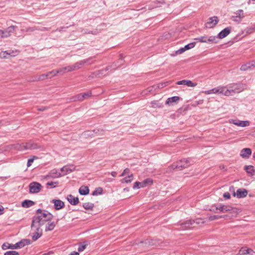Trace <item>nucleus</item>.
Returning <instances> with one entry per match:
<instances>
[{
  "mask_svg": "<svg viewBox=\"0 0 255 255\" xmlns=\"http://www.w3.org/2000/svg\"><path fill=\"white\" fill-rule=\"evenodd\" d=\"M153 183V180L152 179L150 178H146L143 181L139 182H135L134 183V185L133 186V189H139L140 188L145 187L147 186L151 185Z\"/></svg>",
  "mask_w": 255,
  "mask_h": 255,
  "instance_id": "6e6552de",
  "label": "nucleus"
},
{
  "mask_svg": "<svg viewBox=\"0 0 255 255\" xmlns=\"http://www.w3.org/2000/svg\"><path fill=\"white\" fill-rule=\"evenodd\" d=\"M50 176L52 178H59L63 176V175L58 172L56 169H52L50 172Z\"/></svg>",
  "mask_w": 255,
  "mask_h": 255,
  "instance_id": "c756f323",
  "label": "nucleus"
},
{
  "mask_svg": "<svg viewBox=\"0 0 255 255\" xmlns=\"http://www.w3.org/2000/svg\"><path fill=\"white\" fill-rule=\"evenodd\" d=\"M209 210L214 213H218V207L217 205H214L211 206Z\"/></svg>",
  "mask_w": 255,
  "mask_h": 255,
  "instance_id": "3c124183",
  "label": "nucleus"
},
{
  "mask_svg": "<svg viewBox=\"0 0 255 255\" xmlns=\"http://www.w3.org/2000/svg\"><path fill=\"white\" fill-rule=\"evenodd\" d=\"M232 96L235 93H238L243 91L245 88V85L240 83H233L229 86Z\"/></svg>",
  "mask_w": 255,
  "mask_h": 255,
  "instance_id": "0eeeda50",
  "label": "nucleus"
},
{
  "mask_svg": "<svg viewBox=\"0 0 255 255\" xmlns=\"http://www.w3.org/2000/svg\"><path fill=\"white\" fill-rule=\"evenodd\" d=\"M83 65L81 62V61L75 63L74 64L72 65H70L67 66V72H71L76 70H78L83 67Z\"/></svg>",
  "mask_w": 255,
  "mask_h": 255,
  "instance_id": "aec40b11",
  "label": "nucleus"
},
{
  "mask_svg": "<svg viewBox=\"0 0 255 255\" xmlns=\"http://www.w3.org/2000/svg\"><path fill=\"white\" fill-rule=\"evenodd\" d=\"M133 179V174H131L130 175H128V177H126L124 178L121 180V182L128 183L132 181Z\"/></svg>",
  "mask_w": 255,
  "mask_h": 255,
  "instance_id": "473e14b6",
  "label": "nucleus"
},
{
  "mask_svg": "<svg viewBox=\"0 0 255 255\" xmlns=\"http://www.w3.org/2000/svg\"><path fill=\"white\" fill-rule=\"evenodd\" d=\"M83 208L86 210H92L94 207V204L92 203H85L83 205Z\"/></svg>",
  "mask_w": 255,
  "mask_h": 255,
  "instance_id": "72a5a7b5",
  "label": "nucleus"
},
{
  "mask_svg": "<svg viewBox=\"0 0 255 255\" xmlns=\"http://www.w3.org/2000/svg\"><path fill=\"white\" fill-rule=\"evenodd\" d=\"M56 224L57 222L55 223L54 222L48 223L47 225L46 226L45 231L47 232L52 231L56 226Z\"/></svg>",
  "mask_w": 255,
  "mask_h": 255,
  "instance_id": "2f4dec72",
  "label": "nucleus"
},
{
  "mask_svg": "<svg viewBox=\"0 0 255 255\" xmlns=\"http://www.w3.org/2000/svg\"><path fill=\"white\" fill-rule=\"evenodd\" d=\"M4 255H19V253L16 251H7L4 254Z\"/></svg>",
  "mask_w": 255,
  "mask_h": 255,
  "instance_id": "09e8293b",
  "label": "nucleus"
},
{
  "mask_svg": "<svg viewBox=\"0 0 255 255\" xmlns=\"http://www.w3.org/2000/svg\"><path fill=\"white\" fill-rule=\"evenodd\" d=\"M51 202L54 204V208L57 210L62 209L65 205L64 202L60 199H53Z\"/></svg>",
  "mask_w": 255,
  "mask_h": 255,
  "instance_id": "f3484780",
  "label": "nucleus"
},
{
  "mask_svg": "<svg viewBox=\"0 0 255 255\" xmlns=\"http://www.w3.org/2000/svg\"><path fill=\"white\" fill-rule=\"evenodd\" d=\"M194 220L195 221L194 224L195 223L197 225H199L200 224H204L205 223L204 219L202 218H197Z\"/></svg>",
  "mask_w": 255,
  "mask_h": 255,
  "instance_id": "a18cd8bd",
  "label": "nucleus"
},
{
  "mask_svg": "<svg viewBox=\"0 0 255 255\" xmlns=\"http://www.w3.org/2000/svg\"><path fill=\"white\" fill-rule=\"evenodd\" d=\"M186 51V49H185V47H182V48H180L179 49H178V50H177L176 51V53L177 54H180L182 53H183L184 52H185Z\"/></svg>",
  "mask_w": 255,
  "mask_h": 255,
  "instance_id": "6e6d98bb",
  "label": "nucleus"
},
{
  "mask_svg": "<svg viewBox=\"0 0 255 255\" xmlns=\"http://www.w3.org/2000/svg\"><path fill=\"white\" fill-rule=\"evenodd\" d=\"M252 154V150L250 148H245L241 150L240 156L243 158L248 159Z\"/></svg>",
  "mask_w": 255,
  "mask_h": 255,
  "instance_id": "a211bd4d",
  "label": "nucleus"
},
{
  "mask_svg": "<svg viewBox=\"0 0 255 255\" xmlns=\"http://www.w3.org/2000/svg\"><path fill=\"white\" fill-rule=\"evenodd\" d=\"M39 29H38L37 30H41V31H48L49 30V28H47V27H42V28H39Z\"/></svg>",
  "mask_w": 255,
  "mask_h": 255,
  "instance_id": "69168bd1",
  "label": "nucleus"
},
{
  "mask_svg": "<svg viewBox=\"0 0 255 255\" xmlns=\"http://www.w3.org/2000/svg\"><path fill=\"white\" fill-rule=\"evenodd\" d=\"M205 93L207 94H219V87H218L217 88H213L211 90L207 91L205 92Z\"/></svg>",
  "mask_w": 255,
  "mask_h": 255,
  "instance_id": "c9c22d12",
  "label": "nucleus"
},
{
  "mask_svg": "<svg viewBox=\"0 0 255 255\" xmlns=\"http://www.w3.org/2000/svg\"><path fill=\"white\" fill-rule=\"evenodd\" d=\"M248 195V191L245 189H238L237 192H234L233 193V196H237L238 198H242L246 197Z\"/></svg>",
  "mask_w": 255,
  "mask_h": 255,
  "instance_id": "f8f14e48",
  "label": "nucleus"
},
{
  "mask_svg": "<svg viewBox=\"0 0 255 255\" xmlns=\"http://www.w3.org/2000/svg\"><path fill=\"white\" fill-rule=\"evenodd\" d=\"M82 95L84 100L91 97L92 95V92L91 91H88L86 93H82Z\"/></svg>",
  "mask_w": 255,
  "mask_h": 255,
  "instance_id": "58836bf2",
  "label": "nucleus"
},
{
  "mask_svg": "<svg viewBox=\"0 0 255 255\" xmlns=\"http://www.w3.org/2000/svg\"><path fill=\"white\" fill-rule=\"evenodd\" d=\"M180 97L178 96H173L172 97L169 98L167 99L165 104L166 105H171L173 103H175L179 100Z\"/></svg>",
  "mask_w": 255,
  "mask_h": 255,
  "instance_id": "cd10ccee",
  "label": "nucleus"
},
{
  "mask_svg": "<svg viewBox=\"0 0 255 255\" xmlns=\"http://www.w3.org/2000/svg\"><path fill=\"white\" fill-rule=\"evenodd\" d=\"M86 245H80L78 249V252H81L83 251L86 249Z\"/></svg>",
  "mask_w": 255,
  "mask_h": 255,
  "instance_id": "864d4df0",
  "label": "nucleus"
},
{
  "mask_svg": "<svg viewBox=\"0 0 255 255\" xmlns=\"http://www.w3.org/2000/svg\"><path fill=\"white\" fill-rule=\"evenodd\" d=\"M41 185L37 182H33L29 185V193L35 194L39 192L41 189Z\"/></svg>",
  "mask_w": 255,
  "mask_h": 255,
  "instance_id": "1a4fd4ad",
  "label": "nucleus"
},
{
  "mask_svg": "<svg viewBox=\"0 0 255 255\" xmlns=\"http://www.w3.org/2000/svg\"><path fill=\"white\" fill-rule=\"evenodd\" d=\"M229 213H230L229 214L222 216V218H225L227 219H231L233 217H236V216H232V214H231L230 212H229Z\"/></svg>",
  "mask_w": 255,
  "mask_h": 255,
  "instance_id": "5fc2aeb1",
  "label": "nucleus"
},
{
  "mask_svg": "<svg viewBox=\"0 0 255 255\" xmlns=\"http://www.w3.org/2000/svg\"><path fill=\"white\" fill-rule=\"evenodd\" d=\"M176 84L186 85L188 87H195L197 85L196 83H194L190 80H183L181 81H178L176 83Z\"/></svg>",
  "mask_w": 255,
  "mask_h": 255,
  "instance_id": "b1692460",
  "label": "nucleus"
},
{
  "mask_svg": "<svg viewBox=\"0 0 255 255\" xmlns=\"http://www.w3.org/2000/svg\"><path fill=\"white\" fill-rule=\"evenodd\" d=\"M39 29L37 27H29L26 28L25 31L27 32H33L34 30Z\"/></svg>",
  "mask_w": 255,
  "mask_h": 255,
  "instance_id": "de8ad7c7",
  "label": "nucleus"
},
{
  "mask_svg": "<svg viewBox=\"0 0 255 255\" xmlns=\"http://www.w3.org/2000/svg\"><path fill=\"white\" fill-rule=\"evenodd\" d=\"M129 172V169L128 168H126L124 171L122 172L120 176H124L128 174Z\"/></svg>",
  "mask_w": 255,
  "mask_h": 255,
  "instance_id": "bf43d9fd",
  "label": "nucleus"
},
{
  "mask_svg": "<svg viewBox=\"0 0 255 255\" xmlns=\"http://www.w3.org/2000/svg\"><path fill=\"white\" fill-rule=\"evenodd\" d=\"M237 12H238V13L237 14H238V15L237 16V17H239V18L244 17L243 10H241V9L239 10Z\"/></svg>",
  "mask_w": 255,
  "mask_h": 255,
  "instance_id": "13d9d810",
  "label": "nucleus"
},
{
  "mask_svg": "<svg viewBox=\"0 0 255 255\" xmlns=\"http://www.w3.org/2000/svg\"><path fill=\"white\" fill-rule=\"evenodd\" d=\"M195 45V42H192V43H189L187 45H186L184 47H185V49H186V50H189L190 49H191L192 48H193Z\"/></svg>",
  "mask_w": 255,
  "mask_h": 255,
  "instance_id": "ea45409f",
  "label": "nucleus"
},
{
  "mask_svg": "<svg viewBox=\"0 0 255 255\" xmlns=\"http://www.w3.org/2000/svg\"><path fill=\"white\" fill-rule=\"evenodd\" d=\"M223 197L226 199H229L230 198V197H231L230 194L229 192H225L223 194Z\"/></svg>",
  "mask_w": 255,
  "mask_h": 255,
  "instance_id": "680f3d73",
  "label": "nucleus"
},
{
  "mask_svg": "<svg viewBox=\"0 0 255 255\" xmlns=\"http://www.w3.org/2000/svg\"><path fill=\"white\" fill-rule=\"evenodd\" d=\"M109 69V67H107L105 69H102V70L98 71L97 72V74L98 75V76H99L100 75L104 74V72L108 71Z\"/></svg>",
  "mask_w": 255,
  "mask_h": 255,
  "instance_id": "8fccbe9b",
  "label": "nucleus"
},
{
  "mask_svg": "<svg viewBox=\"0 0 255 255\" xmlns=\"http://www.w3.org/2000/svg\"><path fill=\"white\" fill-rule=\"evenodd\" d=\"M103 191V188L101 187H98L95 189V190L92 192V195L93 196H97L102 194Z\"/></svg>",
  "mask_w": 255,
  "mask_h": 255,
  "instance_id": "f704fd0d",
  "label": "nucleus"
},
{
  "mask_svg": "<svg viewBox=\"0 0 255 255\" xmlns=\"http://www.w3.org/2000/svg\"><path fill=\"white\" fill-rule=\"evenodd\" d=\"M217 207L218 211L219 210L220 212L222 213L230 212L232 214V216H237L239 213L240 212V211L238 209L229 205L219 204L217 205Z\"/></svg>",
  "mask_w": 255,
  "mask_h": 255,
  "instance_id": "20e7f679",
  "label": "nucleus"
},
{
  "mask_svg": "<svg viewBox=\"0 0 255 255\" xmlns=\"http://www.w3.org/2000/svg\"><path fill=\"white\" fill-rule=\"evenodd\" d=\"M49 78H51L52 77L56 76L57 74H58V71L57 70H52L50 72H48Z\"/></svg>",
  "mask_w": 255,
  "mask_h": 255,
  "instance_id": "49530a36",
  "label": "nucleus"
},
{
  "mask_svg": "<svg viewBox=\"0 0 255 255\" xmlns=\"http://www.w3.org/2000/svg\"><path fill=\"white\" fill-rule=\"evenodd\" d=\"M24 143H17L14 145V148L17 150H24L23 147V144Z\"/></svg>",
  "mask_w": 255,
  "mask_h": 255,
  "instance_id": "79ce46f5",
  "label": "nucleus"
},
{
  "mask_svg": "<svg viewBox=\"0 0 255 255\" xmlns=\"http://www.w3.org/2000/svg\"><path fill=\"white\" fill-rule=\"evenodd\" d=\"M86 33L90 34L91 33L92 34L96 35L97 33V31L96 30L95 31H87L85 32Z\"/></svg>",
  "mask_w": 255,
  "mask_h": 255,
  "instance_id": "0e129e2a",
  "label": "nucleus"
},
{
  "mask_svg": "<svg viewBox=\"0 0 255 255\" xmlns=\"http://www.w3.org/2000/svg\"><path fill=\"white\" fill-rule=\"evenodd\" d=\"M195 40L202 43H217L218 42L216 36L204 35L195 38Z\"/></svg>",
  "mask_w": 255,
  "mask_h": 255,
  "instance_id": "39448f33",
  "label": "nucleus"
},
{
  "mask_svg": "<svg viewBox=\"0 0 255 255\" xmlns=\"http://www.w3.org/2000/svg\"><path fill=\"white\" fill-rule=\"evenodd\" d=\"M36 213L37 214H40L41 215L43 213V212L41 209H38L36 210Z\"/></svg>",
  "mask_w": 255,
  "mask_h": 255,
  "instance_id": "338daca9",
  "label": "nucleus"
},
{
  "mask_svg": "<svg viewBox=\"0 0 255 255\" xmlns=\"http://www.w3.org/2000/svg\"><path fill=\"white\" fill-rule=\"evenodd\" d=\"M195 222L194 220H188L184 223H181L179 226L180 227L178 228V230H185L190 229L192 225H194Z\"/></svg>",
  "mask_w": 255,
  "mask_h": 255,
  "instance_id": "9b49d317",
  "label": "nucleus"
},
{
  "mask_svg": "<svg viewBox=\"0 0 255 255\" xmlns=\"http://www.w3.org/2000/svg\"><path fill=\"white\" fill-rule=\"evenodd\" d=\"M17 51H14L13 50H7L3 52L0 54V57L4 58H7L9 56H14L16 55Z\"/></svg>",
  "mask_w": 255,
  "mask_h": 255,
  "instance_id": "5701e85b",
  "label": "nucleus"
},
{
  "mask_svg": "<svg viewBox=\"0 0 255 255\" xmlns=\"http://www.w3.org/2000/svg\"><path fill=\"white\" fill-rule=\"evenodd\" d=\"M73 99L74 101H83V97H82V93L81 94H78L77 95H76L75 96H74L73 98Z\"/></svg>",
  "mask_w": 255,
  "mask_h": 255,
  "instance_id": "4c0bfd02",
  "label": "nucleus"
},
{
  "mask_svg": "<svg viewBox=\"0 0 255 255\" xmlns=\"http://www.w3.org/2000/svg\"><path fill=\"white\" fill-rule=\"evenodd\" d=\"M69 255H79V253L77 252H72L69 254Z\"/></svg>",
  "mask_w": 255,
  "mask_h": 255,
  "instance_id": "774afa93",
  "label": "nucleus"
},
{
  "mask_svg": "<svg viewBox=\"0 0 255 255\" xmlns=\"http://www.w3.org/2000/svg\"><path fill=\"white\" fill-rule=\"evenodd\" d=\"M229 123L242 127H246L250 125V122L248 121H237L233 119H231L229 120Z\"/></svg>",
  "mask_w": 255,
  "mask_h": 255,
  "instance_id": "4468645a",
  "label": "nucleus"
},
{
  "mask_svg": "<svg viewBox=\"0 0 255 255\" xmlns=\"http://www.w3.org/2000/svg\"><path fill=\"white\" fill-rule=\"evenodd\" d=\"M191 160L190 159H183L173 163L171 165V168L173 170H181L184 168L188 167L190 165Z\"/></svg>",
  "mask_w": 255,
  "mask_h": 255,
  "instance_id": "7ed1b4c3",
  "label": "nucleus"
},
{
  "mask_svg": "<svg viewBox=\"0 0 255 255\" xmlns=\"http://www.w3.org/2000/svg\"><path fill=\"white\" fill-rule=\"evenodd\" d=\"M219 19L217 16H213L209 18V21L206 23V26L209 28L214 27L218 22Z\"/></svg>",
  "mask_w": 255,
  "mask_h": 255,
  "instance_id": "2eb2a0df",
  "label": "nucleus"
},
{
  "mask_svg": "<svg viewBox=\"0 0 255 255\" xmlns=\"http://www.w3.org/2000/svg\"><path fill=\"white\" fill-rule=\"evenodd\" d=\"M255 252L251 249L247 247H243L239 250V255H254Z\"/></svg>",
  "mask_w": 255,
  "mask_h": 255,
  "instance_id": "9d476101",
  "label": "nucleus"
},
{
  "mask_svg": "<svg viewBox=\"0 0 255 255\" xmlns=\"http://www.w3.org/2000/svg\"><path fill=\"white\" fill-rule=\"evenodd\" d=\"M34 159L33 158H30L28 160L27 162V166L29 167L31 165L32 163L33 162Z\"/></svg>",
  "mask_w": 255,
  "mask_h": 255,
  "instance_id": "052dcab7",
  "label": "nucleus"
},
{
  "mask_svg": "<svg viewBox=\"0 0 255 255\" xmlns=\"http://www.w3.org/2000/svg\"><path fill=\"white\" fill-rule=\"evenodd\" d=\"M67 68V67L62 68L59 70H57V71H58V73H64L66 71L67 72V69H66Z\"/></svg>",
  "mask_w": 255,
  "mask_h": 255,
  "instance_id": "4d7b16f0",
  "label": "nucleus"
},
{
  "mask_svg": "<svg viewBox=\"0 0 255 255\" xmlns=\"http://www.w3.org/2000/svg\"><path fill=\"white\" fill-rule=\"evenodd\" d=\"M219 90L220 94L226 96H232L229 87L227 88L226 87H219Z\"/></svg>",
  "mask_w": 255,
  "mask_h": 255,
  "instance_id": "412c9836",
  "label": "nucleus"
},
{
  "mask_svg": "<svg viewBox=\"0 0 255 255\" xmlns=\"http://www.w3.org/2000/svg\"><path fill=\"white\" fill-rule=\"evenodd\" d=\"M41 223V220L39 217H33L31 225V229L35 232L32 236V239L34 241L37 240L42 235V230L40 229L42 226L39 225Z\"/></svg>",
  "mask_w": 255,
  "mask_h": 255,
  "instance_id": "f257e3e1",
  "label": "nucleus"
},
{
  "mask_svg": "<svg viewBox=\"0 0 255 255\" xmlns=\"http://www.w3.org/2000/svg\"><path fill=\"white\" fill-rule=\"evenodd\" d=\"M98 75L97 74V72L92 73L89 77V78H94L95 77H98Z\"/></svg>",
  "mask_w": 255,
  "mask_h": 255,
  "instance_id": "e2e57ef3",
  "label": "nucleus"
},
{
  "mask_svg": "<svg viewBox=\"0 0 255 255\" xmlns=\"http://www.w3.org/2000/svg\"><path fill=\"white\" fill-rule=\"evenodd\" d=\"M16 28H17L16 26L11 25L7 27L5 30H3L4 38L10 36L14 31Z\"/></svg>",
  "mask_w": 255,
  "mask_h": 255,
  "instance_id": "6ab92c4d",
  "label": "nucleus"
},
{
  "mask_svg": "<svg viewBox=\"0 0 255 255\" xmlns=\"http://www.w3.org/2000/svg\"><path fill=\"white\" fill-rule=\"evenodd\" d=\"M222 216H219V215H213L209 217V220L210 221H213L214 220L219 219L220 218H222Z\"/></svg>",
  "mask_w": 255,
  "mask_h": 255,
  "instance_id": "c03bdc74",
  "label": "nucleus"
},
{
  "mask_svg": "<svg viewBox=\"0 0 255 255\" xmlns=\"http://www.w3.org/2000/svg\"><path fill=\"white\" fill-rule=\"evenodd\" d=\"M23 147L24 149L27 150H32L35 149L39 147V146L34 142L31 140L29 141L26 143H24L23 144Z\"/></svg>",
  "mask_w": 255,
  "mask_h": 255,
  "instance_id": "ddd939ff",
  "label": "nucleus"
},
{
  "mask_svg": "<svg viewBox=\"0 0 255 255\" xmlns=\"http://www.w3.org/2000/svg\"><path fill=\"white\" fill-rule=\"evenodd\" d=\"M65 166V173L62 174L63 176L66 175L67 174H69L75 170V166L73 165H66Z\"/></svg>",
  "mask_w": 255,
  "mask_h": 255,
  "instance_id": "7c9ffc66",
  "label": "nucleus"
},
{
  "mask_svg": "<svg viewBox=\"0 0 255 255\" xmlns=\"http://www.w3.org/2000/svg\"><path fill=\"white\" fill-rule=\"evenodd\" d=\"M58 182H48L47 183L46 185L47 186H50L52 188H55L56 186L54 185V184H58Z\"/></svg>",
  "mask_w": 255,
  "mask_h": 255,
  "instance_id": "603ef678",
  "label": "nucleus"
},
{
  "mask_svg": "<svg viewBox=\"0 0 255 255\" xmlns=\"http://www.w3.org/2000/svg\"><path fill=\"white\" fill-rule=\"evenodd\" d=\"M95 57H96L95 56L90 57L87 59L81 60V62L83 66L90 65H91V64H93V63H94L95 61H92V60L94 58H95Z\"/></svg>",
  "mask_w": 255,
  "mask_h": 255,
  "instance_id": "a878e982",
  "label": "nucleus"
},
{
  "mask_svg": "<svg viewBox=\"0 0 255 255\" xmlns=\"http://www.w3.org/2000/svg\"><path fill=\"white\" fill-rule=\"evenodd\" d=\"M67 199L72 205H76L79 203V198L78 197H75L71 194L67 196Z\"/></svg>",
  "mask_w": 255,
  "mask_h": 255,
  "instance_id": "4be33fe9",
  "label": "nucleus"
},
{
  "mask_svg": "<svg viewBox=\"0 0 255 255\" xmlns=\"http://www.w3.org/2000/svg\"><path fill=\"white\" fill-rule=\"evenodd\" d=\"M79 193L81 195H87L89 193V189L87 186H82L79 189Z\"/></svg>",
  "mask_w": 255,
  "mask_h": 255,
  "instance_id": "bb28decb",
  "label": "nucleus"
},
{
  "mask_svg": "<svg viewBox=\"0 0 255 255\" xmlns=\"http://www.w3.org/2000/svg\"><path fill=\"white\" fill-rule=\"evenodd\" d=\"M250 67H251V65L250 63H248V64H246L242 65L240 68V70L242 71H246L248 69H249Z\"/></svg>",
  "mask_w": 255,
  "mask_h": 255,
  "instance_id": "a19ab883",
  "label": "nucleus"
},
{
  "mask_svg": "<svg viewBox=\"0 0 255 255\" xmlns=\"http://www.w3.org/2000/svg\"><path fill=\"white\" fill-rule=\"evenodd\" d=\"M31 244V241L29 239H22L20 242L16 243L15 244H10L8 243H4L2 245V249L3 250H7L8 249H20L26 245H28Z\"/></svg>",
  "mask_w": 255,
  "mask_h": 255,
  "instance_id": "f03ea898",
  "label": "nucleus"
},
{
  "mask_svg": "<svg viewBox=\"0 0 255 255\" xmlns=\"http://www.w3.org/2000/svg\"><path fill=\"white\" fill-rule=\"evenodd\" d=\"M35 204V203L33 201L25 200L21 203V206L23 208H28L33 206Z\"/></svg>",
  "mask_w": 255,
  "mask_h": 255,
  "instance_id": "393cba45",
  "label": "nucleus"
},
{
  "mask_svg": "<svg viewBox=\"0 0 255 255\" xmlns=\"http://www.w3.org/2000/svg\"><path fill=\"white\" fill-rule=\"evenodd\" d=\"M231 29V27H227L220 31L216 37L217 38L223 39L230 33Z\"/></svg>",
  "mask_w": 255,
  "mask_h": 255,
  "instance_id": "dca6fc26",
  "label": "nucleus"
},
{
  "mask_svg": "<svg viewBox=\"0 0 255 255\" xmlns=\"http://www.w3.org/2000/svg\"><path fill=\"white\" fill-rule=\"evenodd\" d=\"M244 170L249 174L253 175L255 174V169L253 165H246Z\"/></svg>",
  "mask_w": 255,
  "mask_h": 255,
  "instance_id": "c85d7f7f",
  "label": "nucleus"
},
{
  "mask_svg": "<svg viewBox=\"0 0 255 255\" xmlns=\"http://www.w3.org/2000/svg\"><path fill=\"white\" fill-rule=\"evenodd\" d=\"M49 78V76L48 75V73L44 74H42L41 75L39 76L38 78L36 79L35 80L38 81V80H44L46 79L47 78Z\"/></svg>",
  "mask_w": 255,
  "mask_h": 255,
  "instance_id": "e433bc0d",
  "label": "nucleus"
},
{
  "mask_svg": "<svg viewBox=\"0 0 255 255\" xmlns=\"http://www.w3.org/2000/svg\"><path fill=\"white\" fill-rule=\"evenodd\" d=\"M33 217H39L41 220V223H39V225L42 226L45 222L51 221L53 218V215L48 211L44 210L41 215Z\"/></svg>",
  "mask_w": 255,
  "mask_h": 255,
  "instance_id": "423d86ee",
  "label": "nucleus"
},
{
  "mask_svg": "<svg viewBox=\"0 0 255 255\" xmlns=\"http://www.w3.org/2000/svg\"><path fill=\"white\" fill-rule=\"evenodd\" d=\"M148 243L151 246H157L158 245V241L151 239L150 241H148Z\"/></svg>",
  "mask_w": 255,
  "mask_h": 255,
  "instance_id": "37998d69",
  "label": "nucleus"
}]
</instances>
